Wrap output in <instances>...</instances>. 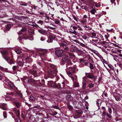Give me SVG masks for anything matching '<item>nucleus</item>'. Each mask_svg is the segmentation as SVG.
Masks as SVG:
<instances>
[{
  "label": "nucleus",
  "instance_id": "obj_1",
  "mask_svg": "<svg viewBox=\"0 0 122 122\" xmlns=\"http://www.w3.org/2000/svg\"><path fill=\"white\" fill-rule=\"evenodd\" d=\"M48 64L49 66L53 69V70L51 71L50 72L49 71V77L52 79H56V81H54L56 82L58 80V79H57L56 76V73L57 71V67L55 65L49 63Z\"/></svg>",
  "mask_w": 122,
  "mask_h": 122
},
{
  "label": "nucleus",
  "instance_id": "obj_2",
  "mask_svg": "<svg viewBox=\"0 0 122 122\" xmlns=\"http://www.w3.org/2000/svg\"><path fill=\"white\" fill-rule=\"evenodd\" d=\"M82 79V87L83 89L86 88L87 84L88 85L87 86L89 88H91L94 86V83L92 82V81L85 76L83 77Z\"/></svg>",
  "mask_w": 122,
  "mask_h": 122
},
{
  "label": "nucleus",
  "instance_id": "obj_3",
  "mask_svg": "<svg viewBox=\"0 0 122 122\" xmlns=\"http://www.w3.org/2000/svg\"><path fill=\"white\" fill-rule=\"evenodd\" d=\"M0 52L2 55L3 57L9 64L10 65L15 64V62L13 59H11L8 56H4V55L6 56L8 54V52L7 50H1Z\"/></svg>",
  "mask_w": 122,
  "mask_h": 122
},
{
  "label": "nucleus",
  "instance_id": "obj_4",
  "mask_svg": "<svg viewBox=\"0 0 122 122\" xmlns=\"http://www.w3.org/2000/svg\"><path fill=\"white\" fill-rule=\"evenodd\" d=\"M12 112H9V113L12 116L14 115V113L17 117V118L16 119V122H20V121L18 118L20 117V111L18 110H17L16 108H14L12 110Z\"/></svg>",
  "mask_w": 122,
  "mask_h": 122
},
{
  "label": "nucleus",
  "instance_id": "obj_5",
  "mask_svg": "<svg viewBox=\"0 0 122 122\" xmlns=\"http://www.w3.org/2000/svg\"><path fill=\"white\" fill-rule=\"evenodd\" d=\"M34 32L33 31L31 33L25 32L23 35V38L25 39H28L29 40H33V35Z\"/></svg>",
  "mask_w": 122,
  "mask_h": 122
},
{
  "label": "nucleus",
  "instance_id": "obj_6",
  "mask_svg": "<svg viewBox=\"0 0 122 122\" xmlns=\"http://www.w3.org/2000/svg\"><path fill=\"white\" fill-rule=\"evenodd\" d=\"M3 78L4 80L3 82L5 85H6L7 86L9 85L12 88H15V86L14 85L12 82L10 81L7 78L4 77Z\"/></svg>",
  "mask_w": 122,
  "mask_h": 122
},
{
  "label": "nucleus",
  "instance_id": "obj_7",
  "mask_svg": "<svg viewBox=\"0 0 122 122\" xmlns=\"http://www.w3.org/2000/svg\"><path fill=\"white\" fill-rule=\"evenodd\" d=\"M55 53L56 55L58 57H61L64 54V51L63 50L60 48H57L56 50Z\"/></svg>",
  "mask_w": 122,
  "mask_h": 122
},
{
  "label": "nucleus",
  "instance_id": "obj_8",
  "mask_svg": "<svg viewBox=\"0 0 122 122\" xmlns=\"http://www.w3.org/2000/svg\"><path fill=\"white\" fill-rule=\"evenodd\" d=\"M71 65H72V63L71 62L67 63L66 65V68L65 70L68 76L72 74L71 69Z\"/></svg>",
  "mask_w": 122,
  "mask_h": 122
},
{
  "label": "nucleus",
  "instance_id": "obj_9",
  "mask_svg": "<svg viewBox=\"0 0 122 122\" xmlns=\"http://www.w3.org/2000/svg\"><path fill=\"white\" fill-rule=\"evenodd\" d=\"M71 62L68 58V56L66 55L62 57L61 61L60 62L61 64L63 65H64L66 63Z\"/></svg>",
  "mask_w": 122,
  "mask_h": 122
},
{
  "label": "nucleus",
  "instance_id": "obj_10",
  "mask_svg": "<svg viewBox=\"0 0 122 122\" xmlns=\"http://www.w3.org/2000/svg\"><path fill=\"white\" fill-rule=\"evenodd\" d=\"M5 99L6 101H15L16 100V98L14 97L11 95H7L5 96Z\"/></svg>",
  "mask_w": 122,
  "mask_h": 122
},
{
  "label": "nucleus",
  "instance_id": "obj_11",
  "mask_svg": "<svg viewBox=\"0 0 122 122\" xmlns=\"http://www.w3.org/2000/svg\"><path fill=\"white\" fill-rule=\"evenodd\" d=\"M27 71L28 72H29L30 73V74H29H29H28V76L30 77H33V76H32V74L33 76L35 75L36 74V71H33L30 69V68H27Z\"/></svg>",
  "mask_w": 122,
  "mask_h": 122
},
{
  "label": "nucleus",
  "instance_id": "obj_12",
  "mask_svg": "<svg viewBox=\"0 0 122 122\" xmlns=\"http://www.w3.org/2000/svg\"><path fill=\"white\" fill-rule=\"evenodd\" d=\"M55 37L53 35H50L48 37L47 41L48 43H51L53 40L55 39Z\"/></svg>",
  "mask_w": 122,
  "mask_h": 122
},
{
  "label": "nucleus",
  "instance_id": "obj_13",
  "mask_svg": "<svg viewBox=\"0 0 122 122\" xmlns=\"http://www.w3.org/2000/svg\"><path fill=\"white\" fill-rule=\"evenodd\" d=\"M36 81L38 82L39 84V85L41 84V83L39 80H34L32 79H29L28 80V82L31 84L33 83H36Z\"/></svg>",
  "mask_w": 122,
  "mask_h": 122
},
{
  "label": "nucleus",
  "instance_id": "obj_14",
  "mask_svg": "<svg viewBox=\"0 0 122 122\" xmlns=\"http://www.w3.org/2000/svg\"><path fill=\"white\" fill-rule=\"evenodd\" d=\"M85 74L86 76L90 79H92L95 78L93 75L90 73H85Z\"/></svg>",
  "mask_w": 122,
  "mask_h": 122
},
{
  "label": "nucleus",
  "instance_id": "obj_15",
  "mask_svg": "<svg viewBox=\"0 0 122 122\" xmlns=\"http://www.w3.org/2000/svg\"><path fill=\"white\" fill-rule=\"evenodd\" d=\"M69 76L70 77L73 82L74 81V80L75 81H77V77L76 76L71 74Z\"/></svg>",
  "mask_w": 122,
  "mask_h": 122
},
{
  "label": "nucleus",
  "instance_id": "obj_16",
  "mask_svg": "<svg viewBox=\"0 0 122 122\" xmlns=\"http://www.w3.org/2000/svg\"><path fill=\"white\" fill-rule=\"evenodd\" d=\"M108 50H109L112 53H117V51L116 48L112 47H110L108 49H107Z\"/></svg>",
  "mask_w": 122,
  "mask_h": 122
},
{
  "label": "nucleus",
  "instance_id": "obj_17",
  "mask_svg": "<svg viewBox=\"0 0 122 122\" xmlns=\"http://www.w3.org/2000/svg\"><path fill=\"white\" fill-rule=\"evenodd\" d=\"M0 107L3 110H6L7 109V106L6 104L3 103L0 105Z\"/></svg>",
  "mask_w": 122,
  "mask_h": 122
},
{
  "label": "nucleus",
  "instance_id": "obj_18",
  "mask_svg": "<svg viewBox=\"0 0 122 122\" xmlns=\"http://www.w3.org/2000/svg\"><path fill=\"white\" fill-rule=\"evenodd\" d=\"M25 61L28 63H31L32 61V59L30 56L26 57L25 59Z\"/></svg>",
  "mask_w": 122,
  "mask_h": 122
},
{
  "label": "nucleus",
  "instance_id": "obj_19",
  "mask_svg": "<svg viewBox=\"0 0 122 122\" xmlns=\"http://www.w3.org/2000/svg\"><path fill=\"white\" fill-rule=\"evenodd\" d=\"M11 27V26L10 24H7L5 25L4 31H9Z\"/></svg>",
  "mask_w": 122,
  "mask_h": 122
},
{
  "label": "nucleus",
  "instance_id": "obj_20",
  "mask_svg": "<svg viewBox=\"0 0 122 122\" xmlns=\"http://www.w3.org/2000/svg\"><path fill=\"white\" fill-rule=\"evenodd\" d=\"M16 100L15 101H13V102H14L16 106L18 108H19L21 106L20 103L18 102L17 99L16 98Z\"/></svg>",
  "mask_w": 122,
  "mask_h": 122
},
{
  "label": "nucleus",
  "instance_id": "obj_21",
  "mask_svg": "<svg viewBox=\"0 0 122 122\" xmlns=\"http://www.w3.org/2000/svg\"><path fill=\"white\" fill-rule=\"evenodd\" d=\"M61 40H60L61 41ZM59 44L61 46H65L66 45L67 43L66 42H65L64 40H62L60 41L59 42Z\"/></svg>",
  "mask_w": 122,
  "mask_h": 122
},
{
  "label": "nucleus",
  "instance_id": "obj_22",
  "mask_svg": "<svg viewBox=\"0 0 122 122\" xmlns=\"http://www.w3.org/2000/svg\"><path fill=\"white\" fill-rule=\"evenodd\" d=\"M26 29L25 27H24L21 29L20 31H19L18 33V34L19 35H21L23 34V33L26 31Z\"/></svg>",
  "mask_w": 122,
  "mask_h": 122
},
{
  "label": "nucleus",
  "instance_id": "obj_23",
  "mask_svg": "<svg viewBox=\"0 0 122 122\" xmlns=\"http://www.w3.org/2000/svg\"><path fill=\"white\" fill-rule=\"evenodd\" d=\"M1 69L2 71L4 72L9 73H11V71L8 70V69L7 68H5L3 67H1Z\"/></svg>",
  "mask_w": 122,
  "mask_h": 122
},
{
  "label": "nucleus",
  "instance_id": "obj_24",
  "mask_svg": "<svg viewBox=\"0 0 122 122\" xmlns=\"http://www.w3.org/2000/svg\"><path fill=\"white\" fill-rule=\"evenodd\" d=\"M66 99L68 101H71L73 99L72 96L69 95H66Z\"/></svg>",
  "mask_w": 122,
  "mask_h": 122
},
{
  "label": "nucleus",
  "instance_id": "obj_25",
  "mask_svg": "<svg viewBox=\"0 0 122 122\" xmlns=\"http://www.w3.org/2000/svg\"><path fill=\"white\" fill-rule=\"evenodd\" d=\"M38 31L41 34L43 35H46L47 34V33L46 31L45 30L43 29H38Z\"/></svg>",
  "mask_w": 122,
  "mask_h": 122
},
{
  "label": "nucleus",
  "instance_id": "obj_26",
  "mask_svg": "<svg viewBox=\"0 0 122 122\" xmlns=\"http://www.w3.org/2000/svg\"><path fill=\"white\" fill-rule=\"evenodd\" d=\"M79 84L77 82V81H75L73 82V87H78L79 86Z\"/></svg>",
  "mask_w": 122,
  "mask_h": 122
},
{
  "label": "nucleus",
  "instance_id": "obj_27",
  "mask_svg": "<svg viewBox=\"0 0 122 122\" xmlns=\"http://www.w3.org/2000/svg\"><path fill=\"white\" fill-rule=\"evenodd\" d=\"M116 74V79L114 78V77H113V78H114V79L117 81H118L119 80V79L117 77V75L118 74V69H117L116 72H115V70H114V71Z\"/></svg>",
  "mask_w": 122,
  "mask_h": 122
},
{
  "label": "nucleus",
  "instance_id": "obj_28",
  "mask_svg": "<svg viewBox=\"0 0 122 122\" xmlns=\"http://www.w3.org/2000/svg\"><path fill=\"white\" fill-rule=\"evenodd\" d=\"M15 18L16 19L20 20H22V18H26V17L24 16H15Z\"/></svg>",
  "mask_w": 122,
  "mask_h": 122
},
{
  "label": "nucleus",
  "instance_id": "obj_29",
  "mask_svg": "<svg viewBox=\"0 0 122 122\" xmlns=\"http://www.w3.org/2000/svg\"><path fill=\"white\" fill-rule=\"evenodd\" d=\"M68 55L69 58L71 59H74L75 58V56L72 53H69Z\"/></svg>",
  "mask_w": 122,
  "mask_h": 122
},
{
  "label": "nucleus",
  "instance_id": "obj_30",
  "mask_svg": "<svg viewBox=\"0 0 122 122\" xmlns=\"http://www.w3.org/2000/svg\"><path fill=\"white\" fill-rule=\"evenodd\" d=\"M78 50V49L76 47H74L73 48L72 47V48L71 50L70 51L71 52H76Z\"/></svg>",
  "mask_w": 122,
  "mask_h": 122
},
{
  "label": "nucleus",
  "instance_id": "obj_31",
  "mask_svg": "<svg viewBox=\"0 0 122 122\" xmlns=\"http://www.w3.org/2000/svg\"><path fill=\"white\" fill-rule=\"evenodd\" d=\"M97 10H98L97 9H93L90 10V12L93 15H95V14L96 13V11Z\"/></svg>",
  "mask_w": 122,
  "mask_h": 122
},
{
  "label": "nucleus",
  "instance_id": "obj_32",
  "mask_svg": "<svg viewBox=\"0 0 122 122\" xmlns=\"http://www.w3.org/2000/svg\"><path fill=\"white\" fill-rule=\"evenodd\" d=\"M120 95L118 94H117V95L116 96L114 95V97L117 101H120V99L119 97Z\"/></svg>",
  "mask_w": 122,
  "mask_h": 122
},
{
  "label": "nucleus",
  "instance_id": "obj_33",
  "mask_svg": "<svg viewBox=\"0 0 122 122\" xmlns=\"http://www.w3.org/2000/svg\"><path fill=\"white\" fill-rule=\"evenodd\" d=\"M54 86L56 87L57 89H60L61 88V85L59 83H58L57 84L56 83L54 85Z\"/></svg>",
  "mask_w": 122,
  "mask_h": 122
},
{
  "label": "nucleus",
  "instance_id": "obj_34",
  "mask_svg": "<svg viewBox=\"0 0 122 122\" xmlns=\"http://www.w3.org/2000/svg\"><path fill=\"white\" fill-rule=\"evenodd\" d=\"M96 46L100 48H102V46L101 45V42L98 41L97 42Z\"/></svg>",
  "mask_w": 122,
  "mask_h": 122
},
{
  "label": "nucleus",
  "instance_id": "obj_35",
  "mask_svg": "<svg viewBox=\"0 0 122 122\" xmlns=\"http://www.w3.org/2000/svg\"><path fill=\"white\" fill-rule=\"evenodd\" d=\"M25 48L26 49V50H25V51L24 50V51H25L27 52L30 53H33L34 52V51L32 50H30L28 49L27 48Z\"/></svg>",
  "mask_w": 122,
  "mask_h": 122
},
{
  "label": "nucleus",
  "instance_id": "obj_36",
  "mask_svg": "<svg viewBox=\"0 0 122 122\" xmlns=\"http://www.w3.org/2000/svg\"><path fill=\"white\" fill-rule=\"evenodd\" d=\"M93 41H92L91 42V43L92 44L94 45L95 46H96V44L97 43V42L98 41V40H93Z\"/></svg>",
  "mask_w": 122,
  "mask_h": 122
},
{
  "label": "nucleus",
  "instance_id": "obj_37",
  "mask_svg": "<svg viewBox=\"0 0 122 122\" xmlns=\"http://www.w3.org/2000/svg\"><path fill=\"white\" fill-rule=\"evenodd\" d=\"M29 98V100L31 101H33L35 100V97L32 95L30 96Z\"/></svg>",
  "mask_w": 122,
  "mask_h": 122
},
{
  "label": "nucleus",
  "instance_id": "obj_38",
  "mask_svg": "<svg viewBox=\"0 0 122 122\" xmlns=\"http://www.w3.org/2000/svg\"><path fill=\"white\" fill-rule=\"evenodd\" d=\"M114 60L117 62L118 61V59H119L120 60H122V58H119L118 56H117V57H115L113 59Z\"/></svg>",
  "mask_w": 122,
  "mask_h": 122
},
{
  "label": "nucleus",
  "instance_id": "obj_39",
  "mask_svg": "<svg viewBox=\"0 0 122 122\" xmlns=\"http://www.w3.org/2000/svg\"><path fill=\"white\" fill-rule=\"evenodd\" d=\"M108 66L109 68H110L111 70H112L113 71H114V69L113 66L110 64H108L107 65Z\"/></svg>",
  "mask_w": 122,
  "mask_h": 122
},
{
  "label": "nucleus",
  "instance_id": "obj_40",
  "mask_svg": "<svg viewBox=\"0 0 122 122\" xmlns=\"http://www.w3.org/2000/svg\"><path fill=\"white\" fill-rule=\"evenodd\" d=\"M67 107L68 109L70 110H71L73 109V107L70 105L69 103H68L67 104Z\"/></svg>",
  "mask_w": 122,
  "mask_h": 122
},
{
  "label": "nucleus",
  "instance_id": "obj_41",
  "mask_svg": "<svg viewBox=\"0 0 122 122\" xmlns=\"http://www.w3.org/2000/svg\"><path fill=\"white\" fill-rule=\"evenodd\" d=\"M15 95L21 98L22 97V94L20 92H19L16 93Z\"/></svg>",
  "mask_w": 122,
  "mask_h": 122
},
{
  "label": "nucleus",
  "instance_id": "obj_42",
  "mask_svg": "<svg viewBox=\"0 0 122 122\" xmlns=\"http://www.w3.org/2000/svg\"><path fill=\"white\" fill-rule=\"evenodd\" d=\"M40 53L42 55H44L46 53V51L44 50H41V51Z\"/></svg>",
  "mask_w": 122,
  "mask_h": 122
},
{
  "label": "nucleus",
  "instance_id": "obj_43",
  "mask_svg": "<svg viewBox=\"0 0 122 122\" xmlns=\"http://www.w3.org/2000/svg\"><path fill=\"white\" fill-rule=\"evenodd\" d=\"M91 50L97 56L99 53L97 51L95 50L92 49Z\"/></svg>",
  "mask_w": 122,
  "mask_h": 122
},
{
  "label": "nucleus",
  "instance_id": "obj_44",
  "mask_svg": "<svg viewBox=\"0 0 122 122\" xmlns=\"http://www.w3.org/2000/svg\"><path fill=\"white\" fill-rule=\"evenodd\" d=\"M71 71L72 73H74L76 71V69L75 67H71Z\"/></svg>",
  "mask_w": 122,
  "mask_h": 122
},
{
  "label": "nucleus",
  "instance_id": "obj_45",
  "mask_svg": "<svg viewBox=\"0 0 122 122\" xmlns=\"http://www.w3.org/2000/svg\"><path fill=\"white\" fill-rule=\"evenodd\" d=\"M37 23L39 24L40 25H42L44 24L43 21L41 20H40L38 21L37 22Z\"/></svg>",
  "mask_w": 122,
  "mask_h": 122
},
{
  "label": "nucleus",
  "instance_id": "obj_46",
  "mask_svg": "<svg viewBox=\"0 0 122 122\" xmlns=\"http://www.w3.org/2000/svg\"><path fill=\"white\" fill-rule=\"evenodd\" d=\"M55 23L56 24L59 25H60L61 24L60 21L57 19H56L55 20Z\"/></svg>",
  "mask_w": 122,
  "mask_h": 122
},
{
  "label": "nucleus",
  "instance_id": "obj_47",
  "mask_svg": "<svg viewBox=\"0 0 122 122\" xmlns=\"http://www.w3.org/2000/svg\"><path fill=\"white\" fill-rule=\"evenodd\" d=\"M109 43L110 44H108V45H111L112 46H114L115 47H118L119 46L117 44L113 43Z\"/></svg>",
  "mask_w": 122,
  "mask_h": 122
},
{
  "label": "nucleus",
  "instance_id": "obj_48",
  "mask_svg": "<svg viewBox=\"0 0 122 122\" xmlns=\"http://www.w3.org/2000/svg\"><path fill=\"white\" fill-rule=\"evenodd\" d=\"M18 64L21 66H22L24 64L21 61H19L18 62Z\"/></svg>",
  "mask_w": 122,
  "mask_h": 122
},
{
  "label": "nucleus",
  "instance_id": "obj_49",
  "mask_svg": "<svg viewBox=\"0 0 122 122\" xmlns=\"http://www.w3.org/2000/svg\"><path fill=\"white\" fill-rule=\"evenodd\" d=\"M31 7L32 8L34 9H36L37 8V6H36L35 5L31 4Z\"/></svg>",
  "mask_w": 122,
  "mask_h": 122
},
{
  "label": "nucleus",
  "instance_id": "obj_50",
  "mask_svg": "<svg viewBox=\"0 0 122 122\" xmlns=\"http://www.w3.org/2000/svg\"><path fill=\"white\" fill-rule=\"evenodd\" d=\"M15 51L17 54H20L21 52V51L20 50H15Z\"/></svg>",
  "mask_w": 122,
  "mask_h": 122
},
{
  "label": "nucleus",
  "instance_id": "obj_51",
  "mask_svg": "<svg viewBox=\"0 0 122 122\" xmlns=\"http://www.w3.org/2000/svg\"><path fill=\"white\" fill-rule=\"evenodd\" d=\"M12 69L14 71H16L17 69V66H13Z\"/></svg>",
  "mask_w": 122,
  "mask_h": 122
},
{
  "label": "nucleus",
  "instance_id": "obj_52",
  "mask_svg": "<svg viewBox=\"0 0 122 122\" xmlns=\"http://www.w3.org/2000/svg\"><path fill=\"white\" fill-rule=\"evenodd\" d=\"M72 33L75 35H78V33L75 30H74L72 32Z\"/></svg>",
  "mask_w": 122,
  "mask_h": 122
},
{
  "label": "nucleus",
  "instance_id": "obj_53",
  "mask_svg": "<svg viewBox=\"0 0 122 122\" xmlns=\"http://www.w3.org/2000/svg\"><path fill=\"white\" fill-rule=\"evenodd\" d=\"M22 66H17V71H21V69H22Z\"/></svg>",
  "mask_w": 122,
  "mask_h": 122
},
{
  "label": "nucleus",
  "instance_id": "obj_54",
  "mask_svg": "<svg viewBox=\"0 0 122 122\" xmlns=\"http://www.w3.org/2000/svg\"><path fill=\"white\" fill-rule=\"evenodd\" d=\"M28 54L26 53H25L24 54H23V55H21L20 56L23 57H26V56H28Z\"/></svg>",
  "mask_w": 122,
  "mask_h": 122
},
{
  "label": "nucleus",
  "instance_id": "obj_55",
  "mask_svg": "<svg viewBox=\"0 0 122 122\" xmlns=\"http://www.w3.org/2000/svg\"><path fill=\"white\" fill-rule=\"evenodd\" d=\"M60 12L61 14H65L66 13V11L64 8L63 9V10H60Z\"/></svg>",
  "mask_w": 122,
  "mask_h": 122
},
{
  "label": "nucleus",
  "instance_id": "obj_56",
  "mask_svg": "<svg viewBox=\"0 0 122 122\" xmlns=\"http://www.w3.org/2000/svg\"><path fill=\"white\" fill-rule=\"evenodd\" d=\"M102 61V62L103 64H104V63L107 64V65L108 64L107 62L103 58L102 59V60H101Z\"/></svg>",
  "mask_w": 122,
  "mask_h": 122
},
{
  "label": "nucleus",
  "instance_id": "obj_57",
  "mask_svg": "<svg viewBox=\"0 0 122 122\" xmlns=\"http://www.w3.org/2000/svg\"><path fill=\"white\" fill-rule=\"evenodd\" d=\"M89 66L90 69H93L94 68V67L92 64L91 63H90Z\"/></svg>",
  "mask_w": 122,
  "mask_h": 122
},
{
  "label": "nucleus",
  "instance_id": "obj_58",
  "mask_svg": "<svg viewBox=\"0 0 122 122\" xmlns=\"http://www.w3.org/2000/svg\"><path fill=\"white\" fill-rule=\"evenodd\" d=\"M3 114L4 117L5 118H7V116L6 112L5 111L4 112H3Z\"/></svg>",
  "mask_w": 122,
  "mask_h": 122
},
{
  "label": "nucleus",
  "instance_id": "obj_59",
  "mask_svg": "<svg viewBox=\"0 0 122 122\" xmlns=\"http://www.w3.org/2000/svg\"><path fill=\"white\" fill-rule=\"evenodd\" d=\"M37 63L40 66H43V64L41 62L38 61Z\"/></svg>",
  "mask_w": 122,
  "mask_h": 122
},
{
  "label": "nucleus",
  "instance_id": "obj_60",
  "mask_svg": "<svg viewBox=\"0 0 122 122\" xmlns=\"http://www.w3.org/2000/svg\"><path fill=\"white\" fill-rule=\"evenodd\" d=\"M50 19H51V18H50L48 16H46L45 19L46 22H48V21L46 20H50Z\"/></svg>",
  "mask_w": 122,
  "mask_h": 122
},
{
  "label": "nucleus",
  "instance_id": "obj_61",
  "mask_svg": "<svg viewBox=\"0 0 122 122\" xmlns=\"http://www.w3.org/2000/svg\"><path fill=\"white\" fill-rule=\"evenodd\" d=\"M107 112H106L105 111H103L102 112V115L103 116L105 117L106 115H107Z\"/></svg>",
  "mask_w": 122,
  "mask_h": 122
},
{
  "label": "nucleus",
  "instance_id": "obj_62",
  "mask_svg": "<svg viewBox=\"0 0 122 122\" xmlns=\"http://www.w3.org/2000/svg\"><path fill=\"white\" fill-rule=\"evenodd\" d=\"M100 2H99L98 3H96L95 4V6L96 7H100Z\"/></svg>",
  "mask_w": 122,
  "mask_h": 122
},
{
  "label": "nucleus",
  "instance_id": "obj_63",
  "mask_svg": "<svg viewBox=\"0 0 122 122\" xmlns=\"http://www.w3.org/2000/svg\"><path fill=\"white\" fill-rule=\"evenodd\" d=\"M68 83V81L66 80L65 81H63L62 83V84H63V86L66 85V84Z\"/></svg>",
  "mask_w": 122,
  "mask_h": 122
},
{
  "label": "nucleus",
  "instance_id": "obj_64",
  "mask_svg": "<svg viewBox=\"0 0 122 122\" xmlns=\"http://www.w3.org/2000/svg\"><path fill=\"white\" fill-rule=\"evenodd\" d=\"M71 27H72L74 30H76L78 28V27L75 26L71 25Z\"/></svg>",
  "mask_w": 122,
  "mask_h": 122
}]
</instances>
